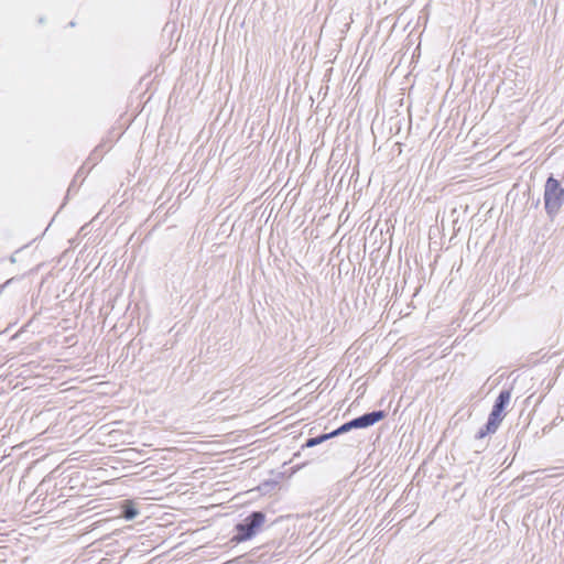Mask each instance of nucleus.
<instances>
[{
  "instance_id": "f257e3e1",
  "label": "nucleus",
  "mask_w": 564,
  "mask_h": 564,
  "mask_svg": "<svg viewBox=\"0 0 564 564\" xmlns=\"http://www.w3.org/2000/svg\"><path fill=\"white\" fill-rule=\"evenodd\" d=\"M564 204V188L552 175L544 185V208L546 214L553 218Z\"/></svg>"
},
{
  "instance_id": "f03ea898",
  "label": "nucleus",
  "mask_w": 564,
  "mask_h": 564,
  "mask_svg": "<svg viewBox=\"0 0 564 564\" xmlns=\"http://www.w3.org/2000/svg\"><path fill=\"white\" fill-rule=\"evenodd\" d=\"M264 521L265 514L262 511H252L246 519L236 524V534L231 541L240 543L252 539Z\"/></svg>"
},
{
  "instance_id": "7ed1b4c3",
  "label": "nucleus",
  "mask_w": 564,
  "mask_h": 564,
  "mask_svg": "<svg viewBox=\"0 0 564 564\" xmlns=\"http://www.w3.org/2000/svg\"><path fill=\"white\" fill-rule=\"evenodd\" d=\"M510 399L511 391L509 389H503L499 392L492 405L491 412L489 413L488 416L490 427H492L494 425L499 427L505 417V410L510 403Z\"/></svg>"
},
{
  "instance_id": "20e7f679",
  "label": "nucleus",
  "mask_w": 564,
  "mask_h": 564,
  "mask_svg": "<svg viewBox=\"0 0 564 564\" xmlns=\"http://www.w3.org/2000/svg\"><path fill=\"white\" fill-rule=\"evenodd\" d=\"M387 413L383 410H376L372 412L365 413L358 417H355L357 429H367L375 425L379 421L386 417Z\"/></svg>"
},
{
  "instance_id": "39448f33",
  "label": "nucleus",
  "mask_w": 564,
  "mask_h": 564,
  "mask_svg": "<svg viewBox=\"0 0 564 564\" xmlns=\"http://www.w3.org/2000/svg\"><path fill=\"white\" fill-rule=\"evenodd\" d=\"M333 438L332 437V434L330 432L329 433H325V434H321L316 437H310L306 440V442L302 445V448H311V447H314V446H317L328 440Z\"/></svg>"
},
{
  "instance_id": "423d86ee",
  "label": "nucleus",
  "mask_w": 564,
  "mask_h": 564,
  "mask_svg": "<svg viewBox=\"0 0 564 564\" xmlns=\"http://www.w3.org/2000/svg\"><path fill=\"white\" fill-rule=\"evenodd\" d=\"M138 513H139V511L137 510V508L134 507L132 501H129V500L124 501V503L122 506L121 516L126 520L134 519L138 516Z\"/></svg>"
},
{
  "instance_id": "0eeeda50",
  "label": "nucleus",
  "mask_w": 564,
  "mask_h": 564,
  "mask_svg": "<svg viewBox=\"0 0 564 564\" xmlns=\"http://www.w3.org/2000/svg\"><path fill=\"white\" fill-rule=\"evenodd\" d=\"M352 429H357L355 419L341 424L338 429L332 431L330 434H332V437H336L340 434L351 431Z\"/></svg>"
},
{
  "instance_id": "6e6552de",
  "label": "nucleus",
  "mask_w": 564,
  "mask_h": 564,
  "mask_svg": "<svg viewBox=\"0 0 564 564\" xmlns=\"http://www.w3.org/2000/svg\"><path fill=\"white\" fill-rule=\"evenodd\" d=\"M498 430V426L494 425L492 427L489 426V421L480 427V430L476 434V438L480 440L487 436L488 434H492Z\"/></svg>"
},
{
  "instance_id": "1a4fd4ad",
  "label": "nucleus",
  "mask_w": 564,
  "mask_h": 564,
  "mask_svg": "<svg viewBox=\"0 0 564 564\" xmlns=\"http://www.w3.org/2000/svg\"><path fill=\"white\" fill-rule=\"evenodd\" d=\"M220 394H221V391L214 392L213 395L210 397L209 401L217 400Z\"/></svg>"
},
{
  "instance_id": "9d476101",
  "label": "nucleus",
  "mask_w": 564,
  "mask_h": 564,
  "mask_svg": "<svg viewBox=\"0 0 564 564\" xmlns=\"http://www.w3.org/2000/svg\"><path fill=\"white\" fill-rule=\"evenodd\" d=\"M12 281H13V279H9V280H7V282H6L3 285H0V293L2 292V290H3L7 285H9Z\"/></svg>"
},
{
  "instance_id": "9b49d317",
  "label": "nucleus",
  "mask_w": 564,
  "mask_h": 564,
  "mask_svg": "<svg viewBox=\"0 0 564 564\" xmlns=\"http://www.w3.org/2000/svg\"><path fill=\"white\" fill-rule=\"evenodd\" d=\"M551 387H552V383L550 382V383L547 384V387H546L547 391L551 389Z\"/></svg>"
}]
</instances>
